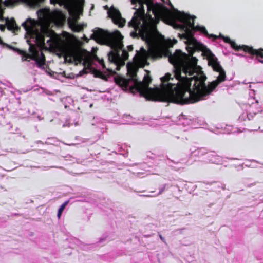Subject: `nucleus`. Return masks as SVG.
I'll use <instances>...</instances> for the list:
<instances>
[{
  "mask_svg": "<svg viewBox=\"0 0 263 263\" xmlns=\"http://www.w3.org/2000/svg\"><path fill=\"white\" fill-rule=\"evenodd\" d=\"M5 21L7 28L8 30L14 32L15 31H17L20 29L14 18H11V19L6 18Z\"/></svg>",
  "mask_w": 263,
  "mask_h": 263,
  "instance_id": "nucleus-13",
  "label": "nucleus"
},
{
  "mask_svg": "<svg viewBox=\"0 0 263 263\" xmlns=\"http://www.w3.org/2000/svg\"><path fill=\"white\" fill-rule=\"evenodd\" d=\"M90 68V65H89V64H88V68Z\"/></svg>",
  "mask_w": 263,
  "mask_h": 263,
  "instance_id": "nucleus-34",
  "label": "nucleus"
},
{
  "mask_svg": "<svg viewBox=\"0 0 263 263\" xmlns=\"http://www.w3.org/2000/svg\"><path fill=\"white\" fill-rule=\"evenodd\" d=\"M73 60L79 63H81L83 60V52L81 49L78 48L75 55L73 57Z\"/></svg>",
  "mask_w": 263,
  "mask_h": 263,
  "instance_id": "nucleus-14",
  "label": "nucleus"
},
{
  "mask_svg": "<svg viewBox=\"0 0 263 263\" xmlns=\"http://www.w3.org/2000/svg\"><path fill=\"white\" fill-rule=\"evenodd\" d=\"M163 2L165 3L164 0H161Z\"/></svg>",
  "mask_w": 263,
  "mask_h": 263,
  "instance_id": "nucleus-35",
  "label": "nucleus"
},
{
  "mask_svg": "<svg viewBox=\"0 0 263 263\" xmlns=\"http://www.w3.org/2000/svg\"><path fill=\"white\" fill-rule=\"evenodd\" d=\"M37 14L40 18L46 19L48 17L49 10L45 9H40L37 11Z\"/></svg>",
  "mask_w": 263,
  "mask_h": 263,
  "instance_id": "nucleus-15",
  "label": "nucleus"
},
{
  "mask_svg": "<svg viewBox=\"0 0 263 263\" xmlns=\"http://www.w3.org/2000/svg\"><path fill=\"white\" fill-rule=\"evenodd\" d=\"M30 23L31 24V20L28 19L26 22H24L22 23V26L24 27V28L26 30H28L29 28L30 27L31 24L29 25L28 23Z\"/></svg>",
  "mask_w": 263,
  "mask_h": 263,
  "instance_id": "nucleus-19",
  "label": "nucleus"
},
{
  "mask_svg": "<svg viewBox=\"0 0 263 263\" xmlns=\"http://www.w3.org/2000/svg\"><path fill=\"white\" fill-rule=\"evenodd\" d=\"M132 76L130 79H126L121 77L115 78V83L120 86L123 90H126L128 89L130 81H133L134 84L130 87V91L133 92L135 90L140 93L141 96L144 97L147 100L153 101L169 102L178 104V103L172 101V95L176 92V83L168 82L170 80H173L171 74L166 73L161 78L163 84V87L165 90L164 93H156V90L149 87L152 82V79L148 75L145 76L143 82H138L136 79V73L135 71L132 72Z\"/></svg>",
  "mask_w": 263,
  "mask_h": 263,
  "instance_id": "nucleus-2",
  "label": "nucleus"
},
{
  "mask_svg": "<svg viewBox=\"0 0 263 263\" xmlns=\"http://www.w3.org/2000/svg\"><path fill=\"white\" fill-rule=\"evenodd\" d=\"M43 1V0H26V2L30 5H31L33 6H36L39 5Z\"/></svg>",
  "mask_w": 263,
  "mask_h": 263,
  "instance_id": "nucleus-18",
  "label": "nucleus"
},
{
  "mask_svg": "<svg viewBox=\"0 0 263 263\" xmlns=\"http://www.w3.org/2000/svg\"><path fill=\"white\" fill-rule=\"evenodd\" d=\"M170 5H171V6H172V4L171 3V2H170Z\"/></svg>",
  "mask_w": 263,
  "mask_h": 263,
  "instance_id": "nucleus-37",
  "label": "nucleus"
},
{
  "mask_svg": "<svg viewBox=\"0 0 263 263\" xmlns=\"http://www.w3.org/2000/svg\"><path fill=\"white\" fill-rule=\"evenodd\" d=\"M219 37L223 39V41L225 43H229L231 47L236 51H243V47L246 46V45H237L236 43L231 40V39L228 36H224L222 34L219 35Z\"/></svg>",
  "mask_w": 263,
  "mask_h": 263,
  "instance_id": "nucleus-11",
  "label": "nucleus"
},
{
  "mask_svg": "<svg viewBox=\"0 0 263 263\" xmlns=\"http://www.w3.org/2000/svg\"><path fill=\"white\" fill-rule=\"evenodd\" d=\"M50 41V40L49 39L48 41H47V43H48Z\"/></svg>",
  "mask_w": 263,
  "mask_h": 263,
  "instance_id": "nucleus-36",
  "label": "nucleus"
},
{
  "mask_svg": "<svg viewBox=\"0 0 263 263\" xmlns=\"http://www.w3.org/2000/svg\"><path fill=\"white\" fill-rule=\"evenodd\" d=\"M87 73V72L86 71V70L85 69H84L81 71H80L81 75H82L83 74H86Z\"/></svg>",
  "mask_w": 263,
  "mask_h": 263,
  "instance_id": "nucleus-29",
  "label": "nucleus"
},
{
  "mask_svg": "<svg viewBox=\"0 0 263 263\" xmlns=\"http://www.w3.org/2000/svg\"><path fill=\"white\" fill-rule=\"evenodd\" d=\"M68 201H65V202H64L61 205L60 208L59 209L58 211L62 213L63 211H64V210L65 209V207L66 206V205L68 204Z\"/></svg>",
  "mask_w": 263,
  "mask_h": 263,
  "instance_id": "nucleus-20",
  "label": "nucleus"
},
{
  "mask_svg": "<svg viewBox=\"0 0 263 263\" xmlns=\"http://www.w3.org/2000/svg\"><path fill=\"white\" fill-rule=\"evenodd\" d=\"M133 49H134V48H133V45H128V46H127V49H128V50L129 51H133Z\"/></svg>",
  "mask_w": 263,
  "mask_h": 263,
  "instance_id": "nucleus-27",
  "label": "nucleus"
},
{
  "mask_svg": "<svg viewBox=\"0 0 263 263\" xmlns=\"http://www.w3.org/2000/svg\"><path fill=\"white\" fill-rule=\"evenodd\" d=\"M137 21L138 23L140 22L138 27L130 25L129 22L128 23V25L135 29V31L130 33V35L133 37L140 35L143 40H146L150 37L151 31L155 28L156 24L159 22L156 21L155 17H153L151 14H148L142 21Z\"/></svg>",
  "mask_w": 263,
  "mask_h": 263,
  "instance_id": "nucleus-6",
  "label": "nucleus"
},
{
  "mask_svg": "<svg viewBox=\"0 0 263 263\" xmlns=\"http://www.w3.org/2000/svg\"><path fill=\"white\" fill-rule=\"evenodd\" d=\"M176 17L177 20L182 23V24H174V28L180 29L184 31L181 34V37L187 40L186 44L194 46L196 43V40L194 37L193 31H199L205 36L209 35V33L205 27L203 26H195L194 21L195 16H191L190 15L184 12H179L176 14Z\"/></svg>",
  "mask_w": 263,
  "mask_h": 263,
  "instance_id": "nucleus-4",
  "label": "nucleus"
},
{
  "mask_svg": "<svg viewBox=\"0 0 263 263\" xmlns=\"http://www.w3.org/2000/svg\"><path fill=\"white\" fill-rule=\"evenodd\" d=\"M1 3H2V0H0V20L3 21L4 20V17H3L4 10L2 8V6L1 5Z\"/></svg>",
  "mask_w": 263,
  "mask_h": 263,
  "instance_id": "nucleus-21",
  "label": "nucleus"
},
{
  "mask_svg": "<svg viewBox=\"0 0 263 263\" xmlns=\"http://www.w3.org/2000/svg\"><path fill=\"white\" fill-rule=\"evenodd\" d=\"M6 27H7L6 24H1L0 25L1 31L4 32Z\"/></svg>",
  "mask_w": 263,
  "mask_h": 263,
  "instance_id": "nucleus-24",
  "label": "nucleus"
},
{
  "mask_svg": "<svg viewBox=\"0 0 263 263\" xmlns=\"http://www.w3.org/2000/svg\"><path fill=\"white\" fill-rule=\"evenodd\" d=\"M243 51L251 55H255L257 59L258 58H263V48L255 49L252 46L246 45L243 47Z\"/></svg>",
  "mask_w": 263,
  "mask_h": 263,
  "instance_id": "nucleus-9",
  "label": "nucleus"
},
{
  "mask_svg": "<svg viewBox=\"0 0 263 263\" xmlns=\"http://www.w3.org/2000/svg\"><path fill=\"white\" fill-rule=\"evenodd\" d=\"M93 73L95 77L100 78L104 80H107V78L105 77V76L101 71L99 70H95L93 71Z\"/></svg>",
  "mask_w": 263,
  "mask_h": 263,
  "instance_id": "nucleus-17",
  "label": "nucleus"
},
{
  "mask_svg": "<svg viewBox=\"0 0 263 263\" xmlns=\"http://www.w3.org/2000/svg\"><path fill=\"white\" fill-rule=\"evenodd\" d=\"M4 46L21 55L23 61H27L28 59L34 60L39 67H41L45 64L46 59L45 55L42 51L40 52L34 44H29V51L30 54L6 43H4Z\"/></svg>",
  "mask_w": 263,
  "mask_h": 263,
  "instance_id": "nucleus-7",
  "label": "nucleus"
},
{
  "mask_svg": "<svg viewBox=\"0 0 263 263\" xmlns=\"http://www.w3.org/2000/svg\"><path fill=\"white\" fill-rule=\"evenodd\" d=\"M71 27L72 28L74 32H80L83 29V26L81 24H77L73 23L72 25L70 24Z\"/></svg>",
  "mask_w": 263,
  "mask_h": 263,
  "instance_id": "nucleus-16",
  "label": "nucleus"
},
{
  "mask_svg": "<svg viewBox=\"0 0 263 263\" xmlns=\"http://www.w3.org/2000/svg\"><path fill=\"white\" fill-rule=\"evenodd\" d=\"M4 43H5L3 42L2 39L0 37V45H4Z\"/></svg>",
  "mask_w": 263,
  "mask_h": 263,
  "instance_id": "nucleus-31",
  "label": "nucleus"
},
{
  "mask_svg": "<svg viewBox=\"0 0 263 263\" xmlns=\"http://www.w3.org/2000/svg\"><path fill=\"white\" fill-rule=\"evenodd\" d=\"M94 39L99 43L106 45L111 48L108 53V60L117 66L125 65V62L129 57L127 51L123 49V36L119 31L110 33L101 28H97L92 34Z\"/></svg>",
  "mask_w": 263,
  "mask_h": 263,
  "instance_id": "nucleus-3",
  "label": "nucleus"
},
{
  "mask_svg": "<svg viewBox=\"0 0 263 263\" xmlns=\"http://www.w3.org/2000/svg\"><path fill=\"white\" fill-rule=\"evenodd\" d=\"M258 62L261 63H263V60H258Z\"/></svg>",
  "mask_w": 263,
  "mask_h": 263,
  "instance_id": "nucleus-33",
  "label": "nucleus"
},
{
  "mask_svg": "<svg viewBox=\"0 0 263 263\" xmlns=\"http://www.w3.org/2000/svg\"><path fill=\"white\" fill-rule=\"evenodd\" d=\"M138 3L139 8L137 9L134 13V16L132 20L129 22L130 25H134L138 27L140 22H137V20L142 21L144 17H146L148 14L154 16V17L156 18V21H160V17L164 6L159 3H154L153 0H131V3L133 5Z\"/></svg>",
  "mask_w": 263,
  "mask_h": 263,
  "instance_id": "nucleus-5",
  "label": "nucleus"
},
{
  "mask_svg": "<svg viewBox=\"0 0 263 263\" xmlns=\"http://www.w3.org/2000/svg\"><path fill=\"white\" fill-rule=\"evenodd\" d=\"M61 0H50L51 4H57L59 3Z\"/></svg>",
  "mask_w": 263,
  "mask_h": 263,
  "instance_id": "nucleus-26",
  "label": "nucleus"
},
{
  "mask_svg": "<svg viewBox=\"0 0 263 263\" xmlns=\"http://www.w3.org/2000/svg\"><path fill=\"white\" fill-rule=\"evenodd\" d=\"M206 36L208 37H209V38H213L214 39V40H216L218 38H220L219 37V36H217L216 35H214V34H209V35H207Z\"/></svg>",
  "mask_w": 263,
  "mask_h": 263,
  "instance_id": "nucleus-22",
  "label": "nucleus"
},
{
  "mask_svg": "<svg viewBox=\"0 0 263 263\" xmlns=\"http://www.w3.org/2000/svg\"><path fill=\"white\" fill-rule=\"evenodd\" d=\"M109 15L113 22L119 27H122L125 25V20L122 17L121 13L118 10L113 8L109 11Z\"/></svg>",
  "mask_w": 263,
  "mask_h": 263,
  "instance_id": "nucleus-8",
  "label": "nucleus"
},
{
  "mask_svg": "<svg viewBox=\"0 0 263 263\" xmlns=\"http://www.w3.org/2000/svg\"><path fill=\"white\" fill-rule=\"evenodd\" d=\"M62 213V212H60L58 211L57 216H58L59 219H60L61 218Z\"/></svg>",
  "mask_w": 263,
  "mask_h": 263,
  "instance_id": "nucleus-30",
  "label": "nucleus"
},
{
  "mask_svg": "<svg viewBox=\"0 0 263 263\" xmlns=\"http://www.w3.org/2000/svg\"><path fill=\"white\" fill-rule=\"evenodd\" d=\"M142 196H145V197H152L151 195H142Z\"/></svg>",
  "mask_w": 263,
  "mask_h": 263,
  "instance_id": "nucleus-32",
  "label": "nucleus"
},
{
  "mask_svg": "<svg viewBox=\"0 0 263 263\" xmlns=\"http://www.w3.org/2000/svg\"><path fill=\"white\" fill-rule=\"evenodd\" d=\"M83 0L79 1L73 4L71 6L69 12L71 15L79 16L83 12Z\"/></svg>",
  "mask_w": 263,
  "mask_h": 263,
  "instance_id": "nucleus-10",
  "label": "nucleus"
},
{
  "mask_svg": "<svg viewBox=\"0 0 263 263\" xmlns=\"http://www.w3.org/2000/svg\"><path fill=\"white\" fill-rule=\"evenodd\" d=\"M188 45L186 49L189 55L180 50L168 57L170 62L175 67L174 77L177 81L176 92L172 95V101L178 104L184 105L196 103L202 98L210 94L221 83L226 80V72L220 64L218 59L212 53L209 55L208 65L214 71L219 72L216 80L206 86V76L203 73H197L195 67L197 59L193 57L194 47Z\"/></svg>",
  "mask_w": 263,
  "mask_h": 263,
  "instance_id": "nucleus-1",
  "label": "nucleus"
},
{
  "mask_svg": "<svg viewBox=\"0 0 263 263\" xmlns=\"http://www.w3.org/2000/svg\"><path fill=\"white\" fill-rule=\"evenodd\" d=\"M97 59L99 63L102 66V68H105L106 67L103 59H99L98 58Z\"/></svg>",
  "mask_w": 263,
  "mask_h": 263,
  "instance_id": "nucleus-23",
  "label": "nucleus"
},
{
  "mask_svg": "<svg viewBox=\"0 0 263 263\" xmlns=\"http://www.w3.org/2000/svg\"><path fill=\"white\" fill-rule=\"evenodd\" d=\"M108 8V7H107V6H106L105 8Z\"/></svg>",
  "mask_w": 263,
  "mask_h": 263,
  "instance_id": "nucleus-38",
  "label": "nucleus"
},
{
  "mask_svg": "<svg viewBox=\"0 0 263 263\" xmlns=\"http://www.w3.org/2000/svg\"><path fill=\"white\" fill-rule=\"evenodd\" d=\"M77 49L78 48H69L63 49L62 54L65 60H68V58H69L68 61L69 62H71V58H73L74 57Z\"/></svg>",
  "mask_w": 263,
  "mask_h": 263,
  "instance_id": "nucleus-12",
  "label": "nucleus"
},
{
  "mask_svg": "<svg viewBox=\"0 0 263 263\" xmlns=\"http://www.w3.org/2000/svg\"><path fill=\"white\" fill-rule=\"evenodd\" d=\"M159 238L160 239L164 242H165V240L164 239V238L161 235V234H159Z\"/></svg>",
  "mask_w": 263,
  "mask_h": 263,
  "instance_id": "nucleus-28",
  "label": "nucleus"
},
{
  "mask_svg": "<svg viewBox=\"0 0 263 263\" xmlns=\"http://www.w3.org/2000/svg\"><path fill=\"white\" fill-rule=\"evenodd\" d=\"M54 33V31H49L48 30H47L45 32V33L46 34V35L48 37H50L51 36V35L52 33Z\"/></svg>",
  "mask_w": 263,
  "mask_h": 263,
  "instance_id": "nucleus-25",
  "label": "nucleus"
}]
</instances>
